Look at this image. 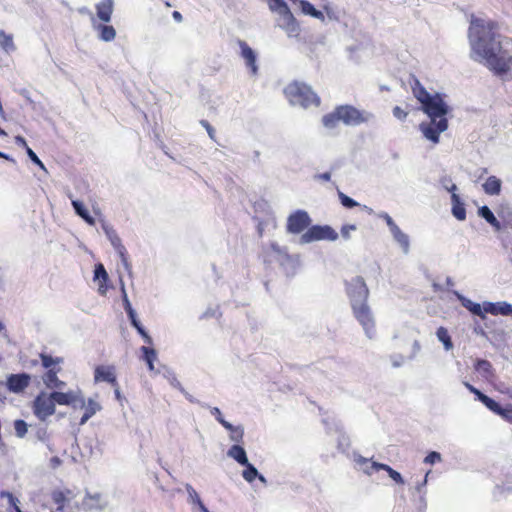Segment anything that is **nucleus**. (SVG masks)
I'll use <instances>...</instances> for the list:
<instances>
[{"mask_svg":"<svg viewBox=\"0 0 512 512\" xmlns=\"http://www.w3.org/2000/svg\"><path fill=\"white\" fill-rule=\"evenodd\" d=\"M15 433L18 437H24L27 433L28 426L24 420L18 419L14 421Z\"/></svg>","mask_w":512,"mask_h":512,"instance_id":"nucleus-41","label":"nucleus"},{"mask_svg":"<svg viewBox=\"0 0 512 512\" xmlns=\"http://www.w3.org/2000/svg\"><path fill=\"white\" fill-rule=\"evenodd\" d=\"M325 9H326L327 15H328V17H329L330 19H334V20H336V19H337V18L334 16V13L332 12V10H331V9H329L328 7H325Z\"/></svg>","mask_w":512,"mask_h":512,"instance_id":"nucleus-60","label":"nucleus"},{"mask_svg":"<svg viewBox=\"0 0 512 512\" xmlns=\"http://www.w3.org/2000/svg\"><path fill=\"white\" fill-rule=\"evenodd\" d=\"M85 412L80 419V424L86 423L97 411L101 409V406L98 402L93 399H88L85 404Z\"/></svg>","mask_w":512,"mask_h":512,"instance_id":"nucleus-27","label":"nucleus"},{"mask_svg":"<svg viewBox=\"0 0 512 512\" xmlns=\"http://www.w3.org/2000/svg\"><path fill=\"white\" fill-rule=\"evenodd\" d=\"M239 46L241 48V56L245 61L246 67L249 68L251 74L255 76L258 72V66L256 64V52L244 41H240Z\"/></svg>","mask_w":512,"mask_h":512,"instance_id":"nucleus-15","label":"nucleus"},{"mask_svg":"<svg viewBox=\"0 0 512 512\" xmlns=\"http://www.w3.org/2000/svg\"><path fill=\"white\" fill-rule=\"evenodd\" d=\"M173 18H174L176 21L180 22V21L182 20V15H181V13H180V12H178V11H174V12H173Z\"/></svg>","mask_w":512,"mask_h":512,"instance_id":"nucleus-59","label":"nucleus"},{"mask_svg":"<svg viewBox=\"0 0 512 512\" xmlns=\"http://www.w3.org/2000/svg\"><path fill=\"white\" fill-rule=\"evenodd\" d=\"M15 143H16L18 146H21V147L25 148V150H26V151H27V148H30V147L27 145L26 140H25L22 136H20V135H18V136H16V137H15Z\"/></svg>","mask_w":512,"mask_h":512,"instance_id":"nucleus-53","label":"nucleus"},{"mask_svg":"<svg viewBox=\"0 0 512 512\" xmlns=\"http://www.w3.org/2000/svg\"><path fill=\"white\" fill-rule=\"evenodd\" d=\"M270 10L277 15V26L284 30L288 37L299 35V25L284 0H267Z\"/></svg>","mask_w":512,"mask_h":512,"instance_id":"nucleus-4","label":"nucleus"},{"mask_svg":"<svg viewBox=\"0 0 512 512\" xmlns=\"http://www.w3.org/2000/svg\"><path fill=\"white\" fill-rule=\"evenodd\" d=\"M440 183L442 187L448 192H451V194L455 193V191L457 190V186L454 183H452L451 178L447 176L442 177Z\"/></svg>","mask_w":512,"mask_h":512,"instance_id":"nucleus-44","label":"nucleus"},{"mask_svg":"<svg viewBox=\"0 0 512 512\" xmlns=\"http://www.w3.org/2000/svg\"><path fill=\"white\" fill-rule=\"evenodd\" d=\"M392 234L394 240L399 244L401 247V252L403 254H407L409 252V237L407 234L401 231V229L397 226L389 230Z\"/></svg>","mask_w":512,"mask_h":512,"instance_id":"nucleus-21","label":"nucleus"},{"mask_svg":"<svg viewBox=\"0 0 512 512\" xmlns=\"http://www.w3.org/2000/svg\"><path fill=\"white\" fill-rule=\"evenodd\" d=\"M355 230V225H344L341 229V235L343 238L348 239L350 237V233Z\"/></svg>","mask_w":512,"mask_h":512,"instance_id":"nucleus-49","label":"nucleus"},{"mask_svg":"<svg viewBox=\"0 0 512 512\" xmlns=\"http://www.w3.org/2000/svg\"><path fill=\"white\" fill-rule=\"evenodd\" d=\"M338 196H339L341 204L346 208H353V207H356L359 205L355 200H353L352 198H350L343 192H339Z\"/></svg>","mask_w":512,"mask_h":512,"instance_id":"nucleus-42","label":"nucleus"},{"mask_svg":"<svg viewBox=\"0 0 512 512\" xmlns=\"http://www.w3.org/2000/svg\"><path fill=\"white\" fill-rule=\"evenodd\" d=\"M34 415L40 421H46L55 413V405L50 394L44 392L39 393L33 401L32 405Z\"/></svg>","mask_w":512,"mask_h":512,"instance_id":"nucleus-10","label":"nucleus"},{"mask_svg":"<svg viewBox=\"0 0 512 512\" xmlns=\"http://www.w3.org/2000/svg\"><path fill=\"white\" fill-rule=\"evenodd\" d=\"M50 396L55 404L59 405H67L71 406V404H75L76 401H79L76 398V393L69 391V392H59V391H53L50 393Z\"/></svg>","mask_w":512,"mask_h":512,"instance_id":"nucleus-18","label":"nucleus"},{"mask_svg":"<svg viewBox=\"0 0 512 512\" xmlns=\"http://www.w3.org/2000/svg\"><path fill=\"white\" fill-rule=\"evenodd\" d=\"M72 206L78 216H80L88 224H94V219L90 216L88 210L85 208L84 204L81 201L72 199Z\"/></svg>","mask_w":512,"mask_h":512,"instance_id":"nucleus-29","label":"nucleus"},{"mask_svg":"<svg viewBox=\"0 0 512 512\" xmlns=\"http://www.w3.org/2000/svg\"><path fill=\"white\" fill-rule=\"evenodd\" d=\"M341 119L338 116V109L336 108L332 113L325 115L322 118V123L325 128L332 130L338 126Z\"/></svg>","mask_w":512,"mask_h":512,"instance_id":"nucleus-31","label":"nucleus"},{"mask_svg":"<svg viewBox=\"0 0 512 512\" xmlns=\"http://www.w3.org/2000/svg\"><path fill=\"white\" fill-rule=\"evenodd\" d=\"M125 311L127 312L128 314V317L131 321V324L132 326L137 330V332L144 338V340L147 342V343H151V337L148 335V333L145 331V329L143 328V326L141 325V323L139 322V320L137 319L136 317V313L135 311L133 310L130 302L128 301L127 298H125Z\"/></svg>","mask_w":512,"mask_h":512,"instance_id":"nucleus-16","label":"nucleus"},{"mask_svg":"<svg viewBox=\"0 0 512 512\" xmlns=\"http://www.w3.org/2000/svg\"><path fill=\"white\" fill-rule=\"evenodd\" d=\"M89 498L90 499H94V500H98V499H100V494H96L94 496L89 495Z\"/></svg>","mask_w":512,"mask_h":512,"instance_id":"nucleus-63","label":"nucleus"},{"mask_svg":"<svg viewBox=\"0 0 512 512\" xmlns=\"http://www.w3.org/2000/svg\"><path fill=\"white\" fill-rule=\"evenodd\" d=\"M60 372V368L58 369H50L46 371L43 376V381L47 387L50 388H60L64 385V382L59 380L58 373Z\"/></svg>","mask_w":512,"mask_h":512,"instance_id":"nucleus-24","label":"nucleus"},{"mask_svg":"<svg viewBox=\"0 0 512 512\" xmlns=\"http://www.w3.org/2000/svg\"><path fill=\"white\" fill-rule=\"evenodd\" d=\"M26 153H27L28 157L30 158V160L34 164L39 166L43 171L47 172L45 165L43 164V162L39 159V157L36 155V153L31 148H27Z\"/></svg>","mask_w":512,"mask_h":512,"instance_id":"nucleus-45","label":"nucleus"},{"mask_svg":"<svg viewBox=\"0 0 512 512\" xmlns=\"http://www.w3.org/2000/svg\"><path fill=\"white\" fill-rule=\"evenodd\" d=\"M311 223L309 214L304 210H297L287 219V231L292 234L302 233Z\"/></svg>","mask_w":512,"mask_h":512,"instance_id":"nucleus-11","label":"nucleus"},{"mask_svg":"<svg viewBox=\"0 0 512 512\" xmlns=\"http://www.w3.org/2000/svg\"><path fill=\"white\" fill-rule=\"evenodd\" d=\"M40 359L42 366L47 369V371L50 369H58L59 367L56 366L62 362V358H53L52 356L45 353L40 354Z\"/></svg>","mask_w":512,"mask_h":512,"instance_id":"nucleus-36","label":"nucleus"},{"mask_svg":"<svg viewBox=\"0 0 512 512\" xmlns=\"http://www.w3.org/2000/svg\"><path fill=\"white\" fill-rule=\"evenodd\" d=\"M95 278L97 279H103L104 281H107L108 274L102 264H98L95 268Z\"/></svg>","mask_w":512,"mask_h":512,"instance_id":"nucleus-47","label":"nucleus"},{"mask_svg":"<svg viewBox=\"0 0 512 512\" xmlns=\"http://www.w3.org/2000/svg\"><path fill=\"white\" fill-rule=\"evenodd\" d=\"M412 89L414 96L422 105L423 112L429 118V121L419 125V129L427 140L437 144L440 141V134L448 129L447 115L451 109L439 93H429L419 81H415Z\"/></svg>","mask_w":512,"mask_h":512,"instance_id":"nucleus-2","label":"nucleus"},{"mask_svg":"<svg viewBox=\"0 0 512 512\" xmlns=\"http://www.w3.org/2000/svg\"><path fill=\"white\" fill-rule=\"evenodd\" d=\"M393 115L399 120H404L407 117L408 113L401 109L399 106H395L393 108Z\"/></svg>","mask_w":512,"mask_h":512,"instance_id":"nucleus-50","label":"nucleus"},{"mask_svg":"<svg viewBox=\"0 0 512 512\" xmlns=\"http://www.w3.org/2000/svg\"><path fill=\"white\" fill-rule=\"evenodd\" d=\"M102 228L111 242V245L115 248V253L118 254V256H124L125 254V248L122 246L121 241L119 237L117 236L115 230L108 226L106 223L102 224Z\"/></svg>","mask_w":512,"mask_h":512,"instance_id":"nucleus-19","label":"nucleus"},{"mask_svg":"<svg viewBox=\"0 0 512 512\" xmlns=\"http://www.w3.org/2000/svg\"><path fill=\"white\" fill-rule=\"evenodd\" d=\"M379 217L383 218L387 223L389 230L397 226V224L393 221V219L387 213H381Z\"/></svg>","mask_w":512,"mask_h":512,"instance_id":"nucleus-52","label":"nucleus"},{"mask_svg":"<svg viewBox=\"0 0 512 512\" xmlns=\"http://www.w3.org/2000/svg\"><path fill=\"white\" fill-rule=\"evenodd\" d=\"M31 382V376L27 373L11 374L7 377L6 386L10 392L22 393Z\"/></svg>","mask_w":512,"mask_h":512,"instance_id":"nucleus-13","label":"nucleus"},{"mask_svg":"<svg viewBox=\"0 0 512 512\" xmlns=\"http://www.w3.org/2000/svg\"><path fill=\"white\" fill-rule=\"evenodd\" d=\"M186 490L188 492L190 502L194 505H197L201 512H207V507L203 504L196 490L191 485H187Z\"/></svg>","mask_w":512,"mask_h":512,"instance_id":"nucleus-34","label":"nucleus"},{"mask_svg":"<svg viewBox=\"0 0 512 512\" xmlns=\"http://www.w3.org/2000/svg\"><path fill=\"white\" fill-rule=\"evenodd\" d=\"M464 306L469 310L471 311L473 314L477 315V316H480L482 318H484V313H483V309L481 307L480 304L478 303H473L471 301H467V304H464Z\"/></svg>","mask_w":512,"mask_h":512,"instance_id":"nucleus-43","label":"nucleus"},{"mask_svg":"<svg viewBox=\"0 0 512 512\" xmlns=\"http://www.w3.org/2000/svg\"><path fill=\"white\" fill-rule=\"evenodd\" d=\"M475 369L483 375L486 379L493 376L492 365L489 361L480 359L475 363Z\"/></svg>","mask_w":512,"mask_h":512,"instance_id":"nucleus-32","label":"nucleus"},{"mask_svg":"<svg viewBox=\"0 0 512 512\" xmlns=\"http://www.w3.org/2000/svg\"><path fill=\"white\" fill-rule=\"evenodd\" d=\"M76 398L79 400V401H76L75 404H71V407L74 408V409H77V408H84L85 407V404H86V400L84 399V397L80 394H76Z\"/></svg>","mask_w":512,"mask_h":512,"instance_id":"nucleus-51","label":"nucleus"},{"mask_svg":"<svg viewBox=\"0 0 512 512\" xmlns=\"http://www.w3.org/2000/svg\"><path fill=\"white\" fill-rule=\"evenodd\" d=\"M97 17L103 22H109L113 13V0H103L96 5Z\"/></svg>","mask_w":512,"mask_h":512,"instance_id":"nucleus-20","label":"nucleus"},{"mask_svg":"<svg viewBox=\"0 0 512 512\" xmlns=\"http://www.w3.org/2000/svg\"><path fill=\"white\" fill-rule=\"evenodd\" d=\"M284 93L293 106L308 108L311 106L317 107L320 103L319 97L312 89L301 82L290 83L285 87Z\"/></svg>","mask_w":512,"mask_h":512,"instance_id":"nucleus-3","label":"nucleus"},{"mask_svg":"<svg viewBox=\"0 0 512 512\" xmlns=\"http://www.w3.org/2000/svg\"><path fill=\"white\" fill-rule=\"evenodd\" d=\"M0 46L6 51L11 52L16 49L13 36L10 34H6L3 30L0 31Z\"/></svg>","mask_w":512,"mask_h":512,"instance_id":"nucleus-38","label":"nucleus"},{"mask_svg":"<svg viewBox=\"0 0 512 512\" xmlns=\"http://www.w3.org/2000/svg\"><path fill=\"white\" fill-rule=\"evenodd\" d=\"M337 238L338 233L332 227L328 225H314L301 235L300 243L309 244L322 240L334 241Z\"/></svg>","mask_w":512,"mask_h":512,"instance_id":"nucleus-8","label":"nucleus"},{"mask_svg":"<svg viewBox=\"0 0 512 512\" xmlns=\"http://www.w3.org/2000/svg\"><path fill=\"white\" fill-rule=\"evenodd\" d=\"M452 201V214L453 216L460 221L465 220L466 218V210L464 208V204L461 202L460 197L456 193H452L451 195Z\"/></svg>","mask_w":512,"mask_h":512,"instance_id":"nucleus-23","label":"nucleus"},{"mask_svg":"<svg viewBox=\"0 0 512 512\" xmlns=\"http://www.w3.org/2000/svg\"><path fill=\"white\" fill-rule=\"evenodd\" d=\"M471 57L484 62L497 74H503L512 67V56L504 49L500 35L494 32V23L472 16L468 32Z\"/></svg>","mask_w":512,"mask_h":512,"instance_id":"nucleus-1","label":"nucleus"},{"mask_svg":"<svg viewBox=\"0 0 512 512\" xmlns=\"http://www.w3.org/2000/svg\"><path fill=\"white\" fill-rule=\"evenodd\" d=\"M357 463L360 465H365V468H363L364 473L371 475L374 472H377L379 470H384L388 473V475L398 484H404V480L401 476V474L391 468L387 464L378 463V462H372L371 464H368V460L364 457H360L357 460Z\"/></svg>","mask_w":512,"mask_h":512,"instance_id":"nucleus-12","label":"nucleus"},{"mask_svg":"<svg viewBox=\"0 0 512 512\" xmlns=\"http://www.w3.org/2000/svg\"><path fill=\"white\" fill-rule=\"evenodd\" d=\"M114 388V392H115V396L116 398H120V388H119V384L117 383V386H112Z\"/></svg>","mask_w":512,"mask_h":512,"instance_id":"nucleus-61","label":"nucleus"},{"mask_svg":"<svg viewBox=\"0 0 512 512\" xmlns=\"http://www.w3.org/2000/svg\"><path fill=\"white\" fill-rule=\"evenodd\" d=\"M436 335L438 340L443 343L444 348L446 350H451L453 348V342L451 340L448 330L445 327H439L437 329Z\"/></svg>","mask_w":512,"mask_h":512,"instance_id":"nucleus-35","label":"nucleus"},{"mask_svg":"<svg viewBox=\"0 0 512 512\" xmlns=\"http://www.w3.org/2000/svg\"><path fill=\"white\" fill-rule=\"evenodd\" d=\"M351 308L354 317L360 323L366 335L372 338L375 334V319L368 301L353 305Z\"/></svg>","mask_w":512,"mask_h":512,"instance_id":"nucleus-7","label":"nucleus"},{"mask_svg":"<svg viewBox=\"0 0 512 512\" xmlns=\"http://www.w3.org/2000/svg\"><path fill=\"white\" fill-rule=\"evenodd\" d=\"M211 412L216 417V419H218V417L222 415L220 409L217 407H214Z\"/></svg>","mask_w":512,"mask_h":512,"instance_id":"nucleus-58","label":"nucleus"},{"mask_svg":"<svg viewBox=\"0 0 512 512\" xmlns=\"http://www.w3.org/2000/svg\"><path fill=\"white\" fill-rule=\"evenodd\" d=\"M430 471H428L424 477V480L421 484L417 485V491L420 492L421 491V488L424 487L427 483V477L429 475Z\"/></svg>","mask_w":512,"mask_h":512,"instance_id":"nucleus-56","label":"nucleus"},{"mask_svg":"<svg viewBox=\"0 0 512 512\" xmlns=\"http://www.w3.org/2000/svg\"><path fill=\"white\" fill-rule=\"evenodd\" d=\"M317 178L323 181H329L331 179V174L329 172H325L316 176Z\"/></svg>","mask_w":512,"mask_h":512,"instance_id":"nucleus-55","label":"nucleus"},{"mask_svg":"<svg viewBox=\"0 0 512 512\" xmlns=\"http://www.w3.org/2000/svg\"><path fill=\"white\" fill-rule=\"evenodd\" d=\"M228 456L233 458L239 464H247L248 459L244 448L240 445H233L227 452Z\"/></svg>","mask_w":512,"mask_h":512,"instance_id":"nucleus-28","label":"nucleus"},{"mask_svg":"<svg viewBox=\"0 0 512 512\" xmlns=\"http://www.w3.org/2000/svg\"><path fill=\"white\" fill-rule=\"evenodd\" d=\"M243 466H245V469L243 470L242 476L247 482H253L258 476L261 480L264 479L263 476L258 474L257 469L249 463V461L247 464H243Z\"/></svg>","mask_w":512,"mask_h":512,"instance_id":"nucleus-37","label":"nucleus"},{"mask_svg":"<svg viewBox=\"0 0 512 512\" xmlns=\"http://www.w3.org/2000/svg\"><path fill=\"white\" fill-rule=\"evenodd\" d=\"M141 350L143 352V359L147 363L149 370H154V361L157 358L155 350L146 346H143Z\"/></svg>","mask_w":512,"mask_h":512,"instance_id":"nucleus-39","label":"nucleus"},{"mask_svg":"<svg viewBox=\"0 0 512 512\" xmlns=\"http://www.w3.org/2000/svg\"><path fill=\"white\" fill-rule=\"evenodd\" d=\"M299 4H300V8H301V11L306 14V15H309L313 18H316L322 22L325 21V16L324 14L317 10L311 3H309L308 1H305V0H300L299 1Z\"/></svg>","mask_w":512,"mask_h":512,"instance_id":"nucleus-26","label":"nucleus"},{"mask_svg":"<svg viewBox=\"0 0 512 512\" xmlns=\"http://www.w3.org/2000/svg\"><path fill=\"white\" fill-rule=\"evenodd\" d=\"M217 421L225 428V429H230L231 427V423H229L228 421H226L223 416H219Z\"/></svg>","mask_w":512,"mask_h":512,"instance_id":"nucleus-54","label":"nucleus"},{"mask_svg":"<svg viewBox=\"0 0 512 512\" xmlns=\"http://www.w3.org/2000/svg\"><path fill=\"white\" fill-rule=\"evenodd\" d=\"M0 136H6V132L0 128Z\"/></svg>","mask_w":512,"mask_h":512,"instance_id":"nucleus-64","label":"nucleus"},{"mask_svg":"<svg viewBox=\"0 0 512 512\" xmlns=\"http://www.w3.org/2000/svg\"><path fill=\"white\" fill-rule=\"evenodd\" d=\"M337 109L341 122L347 126H358L374 119L371 112L359 110L351 105L338 106Z\"/></svg>","mask_w":512,"mask_h":512,"instance_id":"nucleus-6","label":"nucleus"},{"mask_svg":"<svg viewBox=\"0 0 512 512\" xmlns=\"http://www.w3.org/2000/svg\"><path fill=\"white\" fill-rule=\"evenodd\" d=\"M230 433V439L236 443L243 441L244 430L241 426H234L231 424L230 429H227Z\"/></svg>","mask_w":512,"mask_h":512,"instance_id":"nucleus-40","label":"nucleus"},{"mask_svg":"<svg viewBox=\"0 0 512 512\" xmlns=\"http://www.w3.org/2000/svg\"><path fill=\"white\" fill-rule=\"evenodd\" d=\"M72 496V491L69 489L66 490H54L51 494L52 500L54 504L57 505V511H63L66 502L69 497Z\"/></svg>","mask_w":512,"mask_h":512,"instance_id":"nucleus-22","label":"nucleus"},{"mask_svg":"<svg viewBox=\"0 0 512 512\" xmlns=\"http://www.w3.org/2000/svg\"><path fill=\"white\" fill-rule=\"evenodd\" d=\"M483 189L488 195H499L501 192V180L496 176H490L483 184Z\"/></svg>","mask_w":512,"mask_h":512,"instance_id":"nucleus-25","label":"nucleus"},{"mask_svg":"<svg viewBox=\"0 0 512 512\" xmlns=\"http://www.w3.org/2000/svg\"><path fill=\"white\" fill-rule=\"evenodd\" d=\"M346 293L351 306L368 301L369 289L362 277L346 282Z\"/></svg>","mask_w":512,"mask_h":512,"instance_id":"nucleus-9","label":"nucleus"},{"mask_svg":"<svg viewBox=\"0 0 512 512\" xmlns=\"http://www.w3.org/2000/svg\"><path fill=\"white\" fill-rule=\"evenodd\" d=\"M0 158H4L8 161H12V162H15L14 159H12L9 155L3 153V152H0Z\"/></svg>","mask_w":512,"mask_h":512,"instance_id":"nucleus-62","label":"nucleus"},{"mask_svg":"<svg viewBox=\"0 0 512 512\" xmlns=\"http://www.w3.org/2000/svg\"><path fill=\"white\" fill-rule=\"evenodd\" d=\"M483 310L485 313H490L492 315H512V305L507 302H487L484 303Z\"/></svg>","mask_w":512,"mask_h":512,"instance_id":"nucleus-17","label":"nucleus"},{"mask_svg":"<svg viewBox=\"0 0 512 512\" xmlns=\"http://www.w3.org/2000/svg\"><path fill=\"white\" fill-rule=\"evenodd\" d=\"M207 132L211 139H214L215 130L210 126V124H207Z\"/></svg>","mask_w":512,"mask_h":512,"instance_id":"nucleus-57","label":"nucleus"},{"mask_svg":"<svg viewBox=\"0 0 512 512\" xmlns=\"http://www.w3.org/2000/svg\"><path fill=\"white\" fill-rule=\"evenodd\" d=\"M1 497L2 498L6 497L9 500V502L14 506V509H15L16 512H21L20 508L16 504L18 500H17V498H15L13 496L12 493H10L8 491H2L1 492Z\"/></svg>","mask_w":512,"mask_h":512,"instance_id":"nucleus-48","label":"nucleus"},{"mask_svg":"<svg viewBox=\"0 0 512 512\" xmlns=\"http://www.w3.org/2000/svg\"><path fill=\"white\" fill-rule=\"evenodd\" d=\"M97 29L100 32V35H99L100 39L105 42L112 41L116 37V31L113 26L98 25Z\"/></svg>","mask_w":512,"mask_h":512,"instance_id":"nucleus-33","label":"nucleus"},{"mask_svg":"<svg viewBox=\"0 0 512 512\" xmlns=\"http://www.w3.org/2000/svg\"><path fill=\"white\" fill-rule=\"evenodd\" d=\"M442 460L441 458V454L439 452H436V451H432L430 452L424 459V462L426 464H435L437 462H440Z\"/></svg>","mask_w":512,"mask_h":512,"instance_id":"nucleus-46","label":"nucleus"},{"mask_svg":"<svg viewBox=\"0 0 512 512\" xmlns=\"http://www.w3.org/2000/svg\"><path fill=\"white\" fill-rule=\"evenodd\" d=\"M478 214H479V216L484 218L491 226H493L497 230L500 229V222L494 216L493 212L489 209V207H487V206L480 207L478 210Z\"/></svg>","mask_w":512,"mask_h":512,"instance_id":"nucleus-30","label":"nucleus"},{"mask_svg":"<svg viewBox=\"0 0 512 512\" xmlns=\"http://www.w3.org/2000/svg\"><path fill=\"white\" fill-rule=\"evenodd\" d=\"M464 386L473 393L476 398L483 403L491 412L500 416L506 422L512 424V404L508 403L505 406H501L494 399L488 397L482 393L479 389L475 388L469 382H464Z\"/></svg>","mask_w":512,"mask_h":512,"instance_id":"nucleus-5","label":"nucleus"},{"mask_svg":"<svg viewBox=\"0 0 512 512\" xmlns=\"http://www.w3.org/2000/svg\"><path fill=\"white\" fill-rule=\"evenodd\" d=\"M94 381L107 382L111 386H117L115 367L112 365H98L94 369Z\"/></svg>","mask_w":512,"mask_h":512,"instance_id":"nucleus-14","label":"nucleus"}]
</instances>
